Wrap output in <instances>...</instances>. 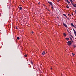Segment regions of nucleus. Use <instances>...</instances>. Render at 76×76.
Masks as SVG:
<instances>
[{"instance_id":"22","label":"nucleus","mask_w":76,"mask_h":76,"mask_svg":"<svg viewBox=\"0 0 76 76\" xmlns=\"http://www.w3.org/2000/svg\"><path fill=\"white\" fill-rule=\"evenodd\" d=\"M58 2H59L60 1V0H58Z\"/></svg>"},{"instance_id":"20","label":"nucleus","mask_w":76,"mask_h":76,"mask_svg":"<svg viewBox=\"0 0 76 76\" xmlns=\"http://www.w3.org/2000/svg\"><path fill=\"white\" fill-rule=\"evenodd\" d=\"M72 55H73V56H75V54H73V53H72Z\"/></svg>"},{"instance_id":"19","label":"nucleus","mask_w":76,"mask_h":76,"mask_svg":"<svg viewBox=\"0 0 76 76\" xmlns=\"http://www.w3.org/2000/svg\"><path fill=\"white\" fill-rule=\"evenodd\" d=\"M25 57H27V55H25Z\"/></svg>"},{"instance_id":"31","label":"nucleus","mask_w":76,"mask_h":76,"mask_svg":"<svg viewBox=\"0 0 76 76\" xmlns=\"http://www.w3.org/2000/svg\"><path fill=\"white\" fill-rule=\"evenodd\" d=\"M56 34H57V33H56Z\"/></svg>"},{"instance_id":"15","label":"nucleus","mask_w":76,"mask_h":76,"mask_svg":"<svg viewBox=\"0 0 76 76\" xmlns=\"http://www.w3.org/2000/svg\"><path fill=\"white\" fill-rule=\"evenodd\" d=\"M66 7L67 8H68V9H69V7L68 6H66Z\"/></svg>"},{"instance_id":"1","label":"nucleus","mask_w":76,"mask_h":76,"mask_svg":"<svg viewBox=\"0 0 76 76\" xmlns=\"http://www.w3.org/2000/svg\"><path fill=\"white\" fill-rule=\"evenodd\" d=\"M67 44L68 45H69V46H70V45H72V43L71 42V41H69L68 42Z\"/></svg>"},{"instance_id":"26","label":"nucleus","mask_w":76,"mask_h":76,"mask_svg":"<svg viewBox=\"0 0 76 76\" xmlns=\"http://www.w3.org/2000/svg\"><path fill=\"white\" fill-rule=\"evenodd\" d=\"M40 3V2H39V3H38V4H39Z\"/></svg>"},{"instance_id":"11","label":"nucleus","mask_w":76,"mask_h":76,"mask_svg":"<svg viewBox=\"0 0 76 76\" xmlns=\"http://www.w3.org/2000/svg\"><path fill=\"white\" fill-rule=\"evenodd\" d=\"M67 3H68L69 4H70V2H69V1H68V0H67Z\"/></svg>"},{"instance_id":"6","label":"nucleus","mask_w":76,"mask_h":76,"mask_svg":"<svg viewBox=\"0 0 76 76\" xmlns=\"http://www.w3.org/2000/svg\"><path fill=\"white\" fill-rule=\"evenodd\" d=\"M72 4L74 7H76V4H73V3H72Z\"/></svg>"},{"instance_id":"17","label":"nucleus","mask_w":76,"mask_h":76,"mask_svg":"<svg viewBox=\"0 0 76 76\" xmlns=\"http://www.w3.org/2000/svg\"><path fill=\"white\" fill-rule=\"evenodd\" d=\"M64 16H66V15L65 14H64Z\"/></svg>"},{"instance_id":"5","label":"nucleus","mask_w":76,"mask_h":76,"mask_svg":"<svg viewBox=\"0 0 76 76\" xmlns=\"http://www.w3.org/2000/svg\"><path fill=\"white\" fill-rule=\"evenodd\" d=\"M45 54V52L44 51L42 53V54L43 55V56H44Z\"/></svg>"},{"instance_id":"24","label":"nucleus","mask_w":76,"mask_h":76,"mask_svg":"<svg viewBox=\"0 0 76 76\" xmlns=\"http://www.w3.org/2000/svg\"><path fill=\"white\" fill-rule=\"evenodd\" d=\"M31 63L32 64H33L32 61H31Z\"/></svg>"},{"instance_id":"21","label":"nucleus","mask_w":76,"mask_h":76,"mask_svg":"<svg viewBox=\"0 0 76 76\" xmlns=\"http://www.w3.org/2000/svg\"><path fill=\"white\" fill-rule=\"evenodd\" d=\"M67 31L68 32H69V30H68V29H67Z\"/></svg>"},{"instance_id":"18","label":"nucleus","mask_w":76,"mask_h":76,"mask_svg":"<svg viewBox=\"0 0 76 76\" xmlns=\"http://www.w3.org/2000/svg\"><path fill=\"white\" fill-rule=\"evenodd\" d=\"M31 33H32V34H34V31H32L31 32Z\"/></svg>"},{"instance_id":"9","label":"nucleus","mask_w":76,"mask_h":76,"mask_svg":"<svg viewBox=\"0 0 76 76\" xmlns=\"http://www.w3.org/2000/svg\"><path fill=\"white\" fill-rule=\"evenodd\" d=\"M66 40H69V38H66Z\"/></svg>"},{"instance_id":"30","label":"nucleus","mask_w":76,"mask_h":76,"mask_svg":"<svg viewBox=\"0 0 76 76\" xmlns=\"http://www.w3.org/2000/svg\"><path fill=\"white\" fill-rule=\"evenodd\" d=\"M58 25L59 26V25Z\"/></svg>"},{"instance_id":"4","label":"nucleus","mask_w":76,"mask_h":76,"mask_svg":"<svg viewBox=\"0 0 76 76\" xmlns=\"http://www.w3.org/2000/svg\"><path fill=\"white\" fill-rule=\"evenodd\" d=\"M48 3H49V4H50V5H51V6H52V5H53V4L51 2H48Z\"/></svg>"},{"instance_id":"27","label":"nucleus","mask_w":76,"mask_h":76,"mask_svg":"<svg viewBox=\"0 0 76 76\" xmlns=\"http://www.w3.org/2000/svg\"><path fill=\"white\" fill-rule=\"evenodd\" d=\"M70 38L71 39H72V38Z\"/></svg>"},{"instance_id":"13","label":"nucleus","mask_w":76,"mask_h":76,"mask_svg":"<svg viewBox=\"0 0 76 76\" xmlns=\"http://www.w3.org/2000/svg\"><path fill=\"white\" fill-rule=\"evenodd\" d=\"M73 47L74 48H75V47H76V45H73Z\"/></svg>"},{"instance_id":"16","label":"nucleus","mask_w":76,"mask_h":76,"mask_svg":"<svg viewBox=\"0 0 76 76\" xmlns=\"http://www.w3.org/2000/svg\"><path fill=\"white\" fill-rule=\"evenodd\" d=\"M52 7H51V8L52 9H53V5H52V6H51Z\"/></svg>"},{"instance_id":"3","label":"nucleus","mask_w":76,"mask_h":76,"mask_svg":"<svg viewBox=\"0 0 76 76\" xmlns=\"http://www.w3.org/2000/svg\"><path fill=\"white\" fill-rule=\"evenodd\" d=\"M71 25L72 26H73V27H75V28H76V26L75 27V26H74V25H73V23H71Z\"/></svg>"},{"instance_id":"8","label":"nucleus","mask_w":76,"mask_h":76,"mask_svg":"<svg viewBox=\"0 0 76 76\" xmlns=\"http://www.w3.org/2000/svg\"><path fill=\"white\" fill-rule=\"evenodd\" d=\"M20 10H22V8L21 7H19Z\"/></svg>"},{"instance_id":"12","label":"nucleus","mask_w":76,"mask_h":76,"mask_svg":"<svg viewBox=\"0 0 76 76\" xmlns=\"http://www.w3.org/2000/svg\"><path fill=\"white\" fill-rule=\"evenodd\" d=\"M70 1H71V3H72H72H73L72 2H73V1H72V0H70Z\"/></svg>"},{"instance_id":"28","label":"nucleus","mask_w":76,"mask_h":76,"mask_svg":"<svg viewBox=\"0 0 76 76\" xmlns=\"http://www.w3.org/2000/svg\"><path fill=\"white\" fill-rule=\"evenodd\" d=\"M51 69H53V68H51Z\"/></svg>"},{"instance_id":"29","label":"nucleus","mask_w":76,"mask_h":76,"mask_svg":"<svg viewBox=\"0 0 76 76\" xmlns=\"http://www.w3.org/2000/svg\"><path fill=\"white\" fill-rule=\"evenodd\" d=\"M16 29H18V28H16Z\"/></svg>"},{"instance_id":"10","label":"nucleus","mask_w":76,"mask_h":76,"mask_svg":"<svg viewBox=\"0 0 76 76\" xmlns=\"http://www.w3.org/2000/svg\"><path fill=\"white\" fill-rule=\"evenodd\" d=\"M63 35L64 37H65V36H66V34H65V33H64Z\"/></svg>"},{"instance_id":"14","label":"nucleus","mask_w":76,"mask_h":76,"mask_svg":"<svg viewBox=\"0 0 76 76\" xmlns=\"http://www.w3.org/2000/svg\"><path fill=\"white\" fill-rule=\"evenodd\" d=\"M17 38V39H19V37H18Z\"/></svg>"},{"instance_id":"2","label":"nucleus","mask_w":76,"mask_h":76,"mask_svg":"<svg viewBox=\"0 0 76 76\" xmlns=\"http://www.w3.org/2000/svg\"><path fill=\"white\" fill-rule=\"evenodd\" d=\"M73 31H74V34H75V36L76 37V31L75 30V29H73Z\"/></svg>"},{"instance_id":"25","label":"nucleus","mask_w":76,"mask_h":76,"mask_svg":"<svg viewBox=\"0 0 76 76\" xmlns=\"http://www.w3.org/2000/svg\"><path fill=\"white\" fill-rule=\"evenodd\" d=\"M75 13H76V10L75 11Z\"/></svg>"},{"instance_id":"7","label":"nucleus","mask_w":76,"mask_h":76,"mask_svg":"<svg viewBox=\"0 0 76 76\" xmlns=\"http://www.w3.org/2000/svg\"><path fill=\"white\" fill-rule=\"evenodd\" d=\"M63 25H64V26H65V27H67V25H66V24H64V23H63Z\"/></svg>"},{"instance_id":"23","label":"nucleus","mask_w":76,"mask_h":76,"mask_svg":"<svg viewBox=\"0 0 76 76\" xmlns=\"http://www.w3.org/2000/svg\"><path fill=\"white\" fill-rule=\"evenodd\" d=\"M68 15L69 16H70V14H68Z\"/></svg>"}]
</instances>
